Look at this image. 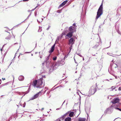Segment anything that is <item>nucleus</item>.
<instances>
[{"label":"nucleus","instance_id":"nucleus-1","mask_svg":"<svg viewBox=\"0 0 121 121\" xmlns=\"http://www.w3.org/2000/svg\"><path fill=\"white\" fill-rule=\"evenodd\" d=\"M120 99L118 97L115 98L111 101L112 104L111 106V108L113 107L116 109L119 110L121 111V109L118 108L120 103L119 102Z\"/></svg>","mask_w":121,"mask_h":121},{"label":"nucleus","instance_id":"nucleus-2","mask_svg":"<svg viewBox=\"0 0 121 121\" xmlns=\"http://www.w3.org/2000/svg\"><path fill=\"white\" fill-rule=\"evenodd\" d=\"M65 64V62L63 59H60L57 61L56 64L54 65L52 64V69H55L59 66H61Z\"/></svg>","mask_w":121,"mask_h":121},{"label":"nucleus","instance_id":"nucleus-3","mask_svg":"<svg viewBox=\"0 0 121 121\" xmlns=\"http://www.w3.org/2000/svg\"><path fill=\"white\" fill-rule=\"evenodd\" d=\"M103 5L102 4V3L99 7L97 12V14L96 18V19L97 20L103 14Z\"/></svg>","mask_w":121,"mask_h":121},{"label":"nucleus","instance_id":"nucleus-4","mask_svg":"<svg viewBox=\"0 0 121 121\" xmlns=\"http://www.w3.org/2000/svg\"><path fill=\"white\" fill-rule=\"evenodd\" d=\"M43 78H41L37 80V86H36V87L39 88L42 87L41 86L43 84Z\"/></svg>","mask_w":121,"mask_h":121},{"label":"nucleus","instance_id":"nucleus-5","mask_svg":"<svg viewBox=\"0 0 121 121\" xmlns=\"http://www.w3.org/2000/svg\"><path fill=\"white\" fill-rule=\"evenodd\" d=\"M50 54L47 57H45V60L44 62L42 64H44L46 63L47 66H48L50 63V61L49 60V59L50 57Z\"/></svg>","mask_w":121,"mask_h":121},{"label":"nucleus","instance_id":"nucleus-6","mask_svg":"<svg viewBox=\"0 0 121 121\" xmlns=\"http://www.w3.org/2000/svg\"><path fill=\"white\" fill-rule=\"evenodd\" d=\"M97 89L94 86H92L89 91V93L92 95L94 94L96 91Z\"/></svg>","mask_w":121,"mask_h":121},{"label":"nucleus","instance_id":"nucleus-7","mask_svg":"<svg viewBox=\"0 0 121 121\" xmlns=\"http://www.w3.org/2000/svg\"><path fill=\"white\" fill-rule=\"evenodd\" d=\"M75 39H77V38L75 36H73V37L70 38L69 40V43H71L72 44H74L75 41Z\"/></svg>","mask_w":121,"mask_h":121},{"label":"nucleus","instance_id":"nucleus-8","mask_svg":"<svg viewBox=\"0 0 121 121\" xmlns=\"http://www.w3.org/2000/svg\"><path fill=\"white\" fill-rule=\"evenodd\" d=\"M69 30L70 32L73 33L74 32H75L76 31V27L73 26H71L69 28Z\"/></svg>","mask_w":121,"mask_h":121},{"label":"nucleus","instance_id":"nucleus-9","mask_svg":"<svg viewBox=\"0 0 121 121\" xmlns=\"http://www.w3.org/2000/svg\"><path fill=\"white\" fill-rule=\"evenodd\" d=\"M41 92L40 91L38 93L36 94L35 95H34L30 99V100H33L35 99L39 96H40V94Z\"/></svg>","mask_w":121,"mask_h":121},{"label":"nucleus","instance_id":"nucleus-10","mask_svg":"<svg viewBox=\"0 0 121 121\" xmlns=\"http://www.w3.org/2000/svg\"><path fill=\"white\" fill-rule=\"evenodd\" d=\"M73 33H72V32H69V33L67 34L66 35L65 37L66 39L68 38H71L72 36Z\"/></svg>","mask_w":121,"mask_h":121},{"label":"nucleus","instance_id":"nucleus-11","mask_svg":"<svg viewBox=\"0 0 121 121\" xmlns=\"http://www.w3.org/2000/svg\"><path fill=\"white\" fill-rule=\"evenodd\" d=\"M55 45V43L52 46L51 50L49 52V53H51L53 52L54 49Z\"/></svg>","mask_w":121,"mask_h":121},{"label":"nucleus","instance_id":"nucleus-12","mask_svg":"<svg viewBox=\"0 0 121 121\" xmlns=\"http://www.w3.org/2000/svg\"><path fill=\"white\" fill-rule=\"evenodd\" d=\"M68 2V1L67 0H65V1H64L59 6V7H63V6L64 5L66 4L67 3V2Z\"/></svg>","mask_w":121,"mask_h":121},{"label":"nucleus","instance_id":"nucleus-13","mask_svg":"<svg viewBox=\"0 0 121 121\" xmlns=\"http://www.w3.org/2000/svg\"><path fill=\"white\" fill-rule=\"evenodd\" d=\"M33 85L35 86V87H36V86H37V80H35L34 81Z\"/></svg>","mask_w":121,"mask_h":121},{"label":"nucleus","instance_id":"nucleus-14","mask_svg":"<svg viewBox=\"0 0 121 121\" xmlns=\"http://www.w3.org/2000/svg\"><path fill=\"white\" fill-rule=\"evenodd\" d=\"M18 79L20 81L23 80L24 79V77L22 75L18 77Z\"/></svg>","mask_w":121,"mask_h":121},{"label":"nucleus","instance_id":"nucleus-15","mask_svg":"<svg viewBox=\"0 0 121 121\" xmlns=\"http://www.w3.org/2000/svg\"><path fill=\"white\" fill-rule=\"evenodd\" d=\"M69 112V113H68V114L69 113V116L71 117H73V115H74V112Z\"/></svg>","mask_w":121,"mask_h":121},{"label":"nucleus","instance_id":"nucleus-16","mask_svg":"<svg viewBox=\"0 0 121 121\" xmlns=\"http://www.w3.org/2000/svg\"><path fill=\"white\" fill-rule=\"evenodd\" d=\"M86 119L84 118L80 117L79 118L78 121H85Z\"/></svg>","mask_w":121,"mask_h":121},{"label":"nucleus","instance_id":"nucleus-17","mask_svg":"<svg viewBox=\"0 0 121 121\" xmlns=\"http://www.w3.org/2000/svg\"><path fill=\"white\" fill-rule=\"evenodd\" d=\"M71 118L70 117H68L66 118L65 119V121H71Z\"/></svg>","mask_w":121,"mask_h":121},{"label":"nucleus","instance_id":"nucleus-18","mask_svg":"<svg viewBox=\"0 0 121 121\" xmlns=\"http://www.w3.org/2000/svg\"><path fill=\"white\" fill-rule=\"evenodd\" d=\"M69 112H68L67 113L64 114L62 117V119H64L65 118V117L69 113Z\"/></svg>","mask_w":121,"mask_h":121},{"label":"nucleus","instance_id":"nucleus-19","mask_svg":"<svg viewBox=\"0 0 121 121\" xmlns=\"http://www.w3.org/2000/svg\"><path fill=\"white\" fill-rule=\"evenodd\" d=\"M113 60L112 61V62L111 63V64H110V66L111 67H112L113 65H116L117 66V65L116 64H113V62H112Z\"/></svg>","mask_w":121,"mask_h":121},{"label":"nucleus","instance_id":"nucleus-20","mask_svg":"<svg viewBox=\"0 0 121 121\" xmlns=\"http://www.w3.org/2000/svg\"><path fill=\"white\" fill-rule=\"evenodd\" d=\"M111 107L109 108H107L106 110L104 112V113H105V115H106V113L108 111L109 109H111Z\"/></svg>","mask_w":121,"mask_h":121},{"label":"nucleus","instance_id":"nucleus-21","mask_svg":"<svg viewBox=\"0 0 121 121\" xmlns=\"http://www.w3.org/2000/svg\"><path fill=\"white\" fill-rule=\"evenodd\" d=\"M8 84V83H4L3 84H2L0 86V87H1L4 86H5L7 84Z\"/></svg>","mask_w":121,"mask_h":121},{"label":"nucleus","instance_id":"nucleus-22","mask_svg":"<svg viewBox=\"0 0 121 121\" xmlns=\"http://www.w3.org/2000/svg\"><path fill=\"white\" fill-rule=\"evenodd\" d=\"M11 36L10 35L6 37L5 39H10Z\"/></svg>","mask_w":121,"mask_h":121},{"label":"nucleus","instance_id":"nucleus-23","mask_svg":"<svg viewBox=\"0 0 121 121\" xmlns=\"http://www.w3.org/2000/svg\"><path fill=\"white\" fill-rule=\"evenodd\" d=\"M59 37H57V38L55 42L58 43L59 40Z\"/></svg>","mask_w":121,"mask_h":121},{"label":"nucleus","instance_id":"nucleus-24","mask_svg":"<svg viewBox=\"0 0 121 121\" xmlns=\"http://www.w3.org/2000/svg\"><path fill=\"white\" fill-rule=\"evenodd\" d=\"M115 88H116L115 87V86H112V87L111 88H109V89H112V90H111L113 91L114 89Z\"/></svg>","mask_w":121,"mask_h":121},{"label":"nucleus","instance_id":"nucleus-25","mask_svg":"<svg viewBox=\"0 0 121 121\" xmlns=\"http://www.w3.org/2000/svg\"><path fill=\"white\" fill-rule=\"evenodd\" d=\"M57 57L56 56H55L53 58V59L54 60H56Z\"/></svg>","mask_w":121,"mask_h":121},{"label":"nucleus","instance_id":"nucleus-26","mask_svg":"<svg viewBox=\"0 0 121 121\" xmlns=\"http://www.w3.org/2000/svg\"><path fill=\"white\" fill-rule=\"evenodd\" d=\"M107 54H108L109 55L111 56H112V55H113L112 54V53H108Z\"/></svg>","mask_w":121,"mask_h":121},{"label":"nucleus","instance_id":"nucleus-27","mask_svg":"<svg viewBox=\"0 0 121 121\" xmlns=\"http://www.w3.org/2000/svg\"><path fill=\"white\" fill-rule=\"evenodd\" d=\"M42 29L41 28H40V27H39V29L38 30V32H41L42 31Z\"/></svg>","mask_w":121,"mask_h":121},{"label":"nucleus","instance_id":"nucleus-28","mask_svg":"<svg viewBox=\"0 0 121 121\" xmlns=\"http://www.w3.org/2000/svg\"><path fill=\"white\" fill-rule=\"evenodd\" d=\"M99 46V44H97L95 45V46L94 47V48H97V47H98Z\"/></svg>","mask_w":121,"mask_h":121},{"label":"nucleus","instance_id":"nucleus-29","mask_svg":"<svg viewBox=\"0 0 121 121\" xmlns=\"http://www.w3.org/2000/svg\"><path fill=\"white\" fill-rule=\"evenodd\" d=\"M29 92V90H28L27 91H26V92H25V94H26L27 93H28V92Z\"/></svg>","mask_w":121,"mask_h":121},{"label":"nucleus","instance_id":"nucleus-30","mask_svg":"<svg viewBox=\"0 0 121 121\" xmlns=\"http://www.w3.org/2000/svg\"><path fill=\"white\" fill-rule=\"evenodd\" d=\"M67 56H68L67 55H65V57L64 58V59H63V60L64 61L65 58L66 57V58L67 57Z\"/></svg>","mask_w":121,"mask_h":121},{"label":"nucleus","instance_id":"nucleus-31","mask_svg":"<svg viewBox=\"0 0 121 121\" xmlns=\"http://www.w3.org/2000/svg\"><path fill=\"white\" fill-rule=\"evenodd\" d=\"M51 91H48L47 93V95H49V93H50V92Z\"/></svg>","mask_w":121,"mask_h":121},{"label":"nucleus","instance_id":"nucleus-32","mask_svg":"<svg viewBox=\"0 0 121 121\" xmlns=\"http://www.w3.org/2000/svg\"><path fill=\"white\" fill-rule=\"evenodd\" d=\"M57 12L58 13H61V12L60 10H58L57 11Z\"/></svg>","mask_w":121,"mask_h":121},{"label":"nucleus","instance_id":"nucleus-33","mask_svg":"<svg viewBox=\"0 0 121 121\" xmlns=\"http://www.w3.org/2000/svg\"><path fill=\"white\" fill-rule=\"evenodd\" d=\"M25 104H26V103L25 102H24L23 104V107H25Z\"/></svg>","mask_w":121,"mask_h":121},{"label":"nucleus","instance_id":"nucleus-34","mask_svg":"<svg viewBox=\"0 0 121 121\" xmlns=\"http://www.w3.org/2000/svg\"><path fill=\"white\" fill-rule=\"evenodd\" d=\"M50 26H49L46 29V30H49V28H50Z\"/></svg>","mask_w":121,"mask_h":121},{"label":"nucleus","instance_id":"nucleus-35","mask_svg":"<svg viewBox=\"0 0 121 121\" xmlns=\"http://www.w3.org/2000/svg\"><path fill=\"white\" fill-rule=\"evenodd\" d=\"M28 18H29L28 17H27V18L26 19H25V20H24L23 22H21V23H22V22H24L25 21H26V20L27 19H28Z\"/></svg>","mask_w":121,"mask_h":121},{"label":"nucleus","instance_id":"nucleus-36","mask_svg":"<svg viewBox=\"0 0 121 121\" xmlns=\"http://www.w3.org/2000/svg\"><path fill=\"white\" fill-rule=\"evenodd\" d=\"M35 16H36V15H37V12H36L35 11Z\"/></svg>","mask_w":121,"mask_h":121},{"label":"nucleus","instance_id":"nucleus-37","mask_svg":"<svg viewBox=\"0 0 121 121\" xmlns=\"http://www.w3.org/2000/svg\"><path fill=\"white\" fill-rule=\"evenodd\" d=\"M119 90H121V86L120 87H119Z\"/></svg>","mask_w":121,"mask_h":121},{"label":"nucleus","instance_id":"nucleus-38","mask_svg":"<svg viewBox=\"0 0 121 121\" xmlns=\"http://www.w3.org/2000/svg\"><path fill=\"white\" fill-rule=\"evenodd\" d=\"M75 23H74L73 24V26H75Z\"/></svg>","mask_w":121,"mask_h":121},{"label":"nucleus","instance_id":"nucleus-39","mask_svg":"<svg viewBox=\"0 0 121 121\" xmlns=\"http://www.w3.org/2000/svg\"><path fill=\"white\" fill-rule=\"evenodd\" d=\"M36 8V7H35V8L34 9H32L31 10V11H33L34 10H35V9Z\"/></svg>","mask_w":121,"mask_h":121},{"label":"nucleus","instance_id":"nucleus-40","mask_svg":"<svg viewBox=\"0 0 121 121\" xmlns=\"http://www.w3.org/2000/svg\"><path fill=\"white\" fill-rule=\"evenodd\" d=\"M78 55L80 56V57H82V56L81 55H80V54H78Z\"/></svg>","mask_w":121,"mask_h":121},{"label":"nucleus","instance_id":"nucleus-41","mask_svg":"<svg viewBox=\"0 0 121 121\" xmlns=\"http://www.w3.org/2000/svg\"><path fill=\"white\" fill-rule=\"evenodd\" d=\"M1 79H0V84L1 83Z\"/></svg>","mask_w":121,"mask_h":121},{"label":"nucleus","instance_id":"nucleus-42","mask_svg":"<svg viewBox=\"0 0 121 121\" xmlns=\"http://www.w3.org/2000/svg\"><path fill=\"white\" fill-rule=\"evenodd\" d=\"M31 13L30 14H29V15L28 16V17H29L31 15Z\"/></svg>","mask_w":121,"mask_h":121},{"label":"nucleus","instance_id":"nucleus-43","mask_svg":"<svg viewBox=\"0 0 121 121\" xmlns=\"http://www.w3.org/2000/svg\"><path fill=\"white\" fill-rule=\"evenodd\" d=\"M37 21L38 22V23H40V22L39 21H38V19H37Z\"/></svg>","mask_w":121,"mask_h":121},{"label":"nucleus","instance_id":"nucleus-44","mask_svg":"<svg viewBox=\"0 0 121 121\" xmlns=\"http://www.w3.org/2000/svg\"><path fill=\"white\" fill-rule=\"evenodd\" d=\"M43 109H44V108H41V111L43 110Z\"/></svg>","mask_w":121,"mask_h":121},{"label":"nucleus","instance_id":"nucleus-45","mask_svg":"<svg viewBox=\"0 0 121 121\" xmlns=\"http://www.w3.org/2000/svg\"><path fill=\"white\" fill-rule=\"evenodd\" d=\"M2 79L3 80H5V78H2Z\"/></svg>","mask_w":121,"mask_h":121},{"label":"nucleus","instance_id":"nucleus-46","mask_svg":"<svg viewBox=\"0 0 121 121\" xmlns=\"http://www.w3.org/2000/svg\"><path fill=\"white\" fill-rule=\"evenodd\" d=\"M65 100L63 102V103L62 104V105H61V106H62V105H63V104H64V103H65Z\"/></svg>","mask_w":121,"mask_h":121},{"label":"nucleus","instance_id":"nucleus-47","mask_svg":"<svg viewBox=\"0 0 121 121\" xmlns=\"http://www.w3.org/2000/svg\"><path fill=\"white\" fill-rule=\"evenodd\" d=\"M60 108H57L56 109V110H59V109Z\"/></svg>","mask_w":121,"mask_h":121},{"label":"nucleus","instance_id":"nucleus-48","mask_svg":"<svg viewBox=\"0 0 121 121\" xmlns=\"http://www.w3.org/2000/svg\"><path fill=\"white\" fill-rule=\"evenodd\" d=\"M43 77L44 78H45V76H43Z\"/></svg>","mask_w":121,"mask_h":121},{"label":"nucleus","instance_id":"nucleus-49","mask_svg":"<svg viewBox=\"0 0 121 121\" xmlns=\"http://www.w3.org/2000/svg\"><path fill=\"white\" fill-rule=\"evenodd\" d=\"M48 89V88H47V87H45V89Z\"/></svg>","mask_w":121,"mask_h":121},{"label":"nucleus","instance_id":"nucleus-50","mask_svg":"<svg viewBox=\"0 0 121 121\" xmlns=\"http://www.w3.org/2000/svg\"><path fill=\"white\" fill-rule=\"evenodd\" d=\"M0 50L2 52V49H0Z\"/></svg>","mask_w":121,"mask_h":121},{"label":"nucleus","instance_id":"nucleus-51","mask_svg":"<svg viewBox=\"0 0 121 121\" xmlns=\"http://www.w3.org/2000/svg\"><path fill=\"white\" fill-rule=\"evenodd\" d=\"M4 45H5V44H4V45H3V47H2V48H3V47H4Z\"/></svg>","mask_w":121,"mask_h":121},{"label":"nucleus","instance_id":"nucleus-52","mask_svg":"<svg viewBox=\"0 0 121 121\" xmlns=\"http://www.w3.org/2000/svg\"><path fill=\"white\" fill-rule=\"evenodd\" d=\"M83 60H84V58L83 57Z\"/></svg>","mask_w":121,"mask_h":121},{"label":"nucleus","instance_id":"nucleus-53","mask_svg":"<svg viewBox=\"0 0 121 121\" xmlns=\"http://www.w3.org/2000/svg\"><path fill=\"white\" fill-rule=\"evenodd\" d=\"M26 53H30L29 52H26Z\"/></svg>","mask_w":121,"mask_h":121},{"label":"nucleus","instance_id":"nucleus-54","mask_svg":"<svg viewBox=\"0 0 121 121\" xmlns=\"http://www.w3.org/2000/svg\"><path fill=\"white\" fill-rule=\"evenodd\" d=\"M18 43H14V44H17Z\"/></svg>","mask_w":121,"mask_h":121},{"label":"nucleus","instance_id":"nucleus-55","mask_svg":"<svg viewBox=\"0 0 121 121\" xmlns=\"http://www.w3.org/2000/svg\"><path fill=\"white\" fill-rule=\"evenodd\" d=\"M42 21L43 20V18H42Z\"/></svg>","mask_w":121,"mask_h":121},{"label":"nucleus","instance_id":"nucleus-56","mask_svg":"<svg viewBox=\"0 0 121 121\" xmlns=\"http://www.w3.org/2000/svg\"><path fill=\"white\" fill-rule=\"evenodd\" d=\"M31 11V10H30V11L28 10V12H30V11Z\"/></svg>","mask_w":121,"mask_h":121},{"label":"nucleus","instance_id":"nucleus-57","mask_svg":"<svg viewBox=\"0 0 121 121\" xmlns=\"http://www.w3.org/2000/svg\"><path fill=\"white\" fill-rule=\"evenodd\" d=\"M117 78V77H116L115 78Z\"/></svg>","mask_w":121,"mask_h":121},{"label":"nucleus","instance_id":"nucleus-58","mask_svg":"<svg viewBox=\"0 0 121 121\" xmlns=\"http://www.w3.org/2000/svg\"><path fill=\"white\" fill-rule=\"evenodd\" d=\"M49 112H48V113H49Z\"/></svg>","mask_w":121,"mask_h":121},{"label":"nucleus","instance_id":"nucleus-59","mask_svg":"<svg viewBox=\"0 0 121 121\" xmlns=\"http://www.w3.org/2000/svg\"><path fill=\"white\" fill-rule=\"evenodd\" d=\"M50 11V10H49V11H48V13H49V11Z\"/></svg>","mask_w":121,"mask_h":121},{"label":"nucleus","instance_id":"nucleus-60","mask_svg":"<svg viewBox=\"0 0 121 121\" xmlns=\"http://www.w3.org/2000/svg\"><path fill=\"white\" fill-rule=\"evenodd\" d=\"M46 90H45V92H44V93H45V92H46Z\"/></svg>","mask_w":121,"mask_h":121},{"label":"nucleus","instance_id":"nucleus-61","mask_svg":"<svg viewBox=\"0 0 121 121\" xmlns=\"http://www.w3.org/2000/svg\"><path fill=\"white\" fill-rule=\"evenodd\" d=\"M63 54L64 55H65V54H64V53H63Z\"/></svg>","mask_w":121,"mask_h":121},{"label":"nucleus","instance_id":"nucleus-62","mask_svg":"<svg viewBox=\"0 0 121 121\" xmlns=\"http://www.w3.org/2000/svg\"><path fill=\"white\" fill-rule=\"evenodd\" d=\"M51 95H50V96H49V98H50V97H51Z\"/></svg>","mask_w":121,"mask_h":121},{"label":"nucleus","instance_id":"nucleus-63","mask_svg":"<svg viewBox=\"0 0 121 121\" xmlns=\"http://www.w3.org/2000/svg\"><path fill=\"white\" fill-rule=\"evenodd\" d=\"M51 95H50V96H49V98H50V97H51Z\"/></svg>","mask_w":121,"mask_h":121},{"label":"nucleus","instance_id":"nucleus-64","mask_svg":"<svg viewBox=\"0 0 121 121\" xmlns=\"http://www.w3.org/2000/svg\"><path fill=\"white\" fill-rule=\"evenodd\" d=\"M114 67L116 68L117 67L116 66H115Z\"/></svg>","mask_w":121,"mask_h":121}]
</instances>
